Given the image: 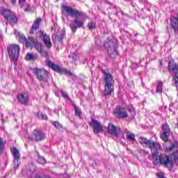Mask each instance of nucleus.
Instances as JSON below:
<instances>
[{
  "mask_svg": "<svg viewBox=\"0 0 178 178\" xmlns=\"http://www.w3.org/2000/svg\"><path fill=\"white\" fill-rule=\"evenodd\" d=\"M63 9L67 13L68 16H70L71 17H74V16H76L74 19V22L70 24V27L73 33H76V31H77V29L83 27V26H84V23H86V20L88 19V17H87L86 13L80 12L70 6H63Z\"/></svg>",
  "mask_w": 178,
  "mask_h": 178,
  "instance_id": "f257e3e1",
  "label": "nucleus"
},
{
  "mask_svg": "<svg viewBox=\"0 0 178 178\" xmlns=\"http://www.w3.org/2000/svg\"><path fill=\"white\" fill-rule=\"evenodd\" d=\"M102 73L104 76V90L103 94L104 95H111L114 90L113 84H115L113 77L108 70H103Z\"/></svg>",
  "mask_w": 178,
  "mask_h": 178,
  "instance_id": "f03ea898",
  "label": "nucleus"
},
{
  "mask_svg": "<svg viewBox=\"0 0 178 178\" xmlns=\"http://www.w3.org/2000/svg\"><path fill=\"white\" fill-rule=\"evenodd\" d=\"M152 161L154 166L162 165V166L168 168V169H171L172 166V161H170L169 156L165 154H161L160 155L159 154L157 155L154 154Z\"/></svg>",
  "mask_w": 178,
  "mask_h": 178,
  "instance_id": "7ed1b4c3",
  "label": "nucleus"
},
{
  "mask_svg": "<svg viewBox=\"0 0 178 178\" xmlns=\"http://www.w3.org/2000/svg\"><path fill=\"white\" fill-rule=\"evenodd\" d=\"M114 115L118 119H126V118H134L136 116V110L134 107L124 108L118 106L114 110Z\"/></svg>",
  "mask_w": 178,
  "mask_h": 178,
  "instance_id": "20e7f679",
  "label": "nucleus"
},
{
  "mask_svg": "<svg viewBox=\"0 0 178 178\" xmlns=\"http://www.w3.org/2000/svg\"><path fill=\"white\" fill-rule=\"evenodd\" d=\"M104 45L105 48H106L110 58H111V59H115L118 55V51L116 50V42L108 38L106 40Z\"/></svg>",
  "mask_w": 178,
  "mask_h": 178,
  "instance_id": "39448f33",
  "label": "nucleus"
},
{
  "mask_svg": "<svg viewBox=\"0 0 178 178\" xmlns=\"http://www.w3.org/2000/svg\"><path fill=\"white\" fill-rule=\"evenodd\" d=\"M8 55L12 60H17L20 55V46L18 44H10L8 46Z\"/></svg>",
  "mask_w": 178,
  "mask_h": 178,
  "instance_id": "423d86ee",
  "label": "nucleus"
},
{
  "mask_svg": "<svg viewBox=\"0 0 178 178\" xmlns=\"http://www.w3.org/2000/svg\"><path fill=\"white\" fill-rule=\"evenodd\" d=\"M89 126L92 127L95 134H99V133H104V125L98 120L92 118L91 122H89Z\"/></svg>",
  "mask_w": 178,
  "mask_h": 178,
  "instance_id": "0eeeda50",
  "label": "nucleus"
},
{
  "mask_svg": "<svg viewBox=\"0 0 178 178\" xmlns=\"http://www.w3.org/2000/svg\"><path fill=\"white\" fill-rule=\"evenodd\" d=\"M33 74L40 81H47L48 80V72L44 69L34 68Z\"/></svg>",
  "mask_w": 178,
  "mask_h": 178,
  "instance_id": "6e6552de",
  "label": "nucleus"
},
{
  "mask_svg": "<svg viewBox=\"0 0 178 178\" xmlns=\"http://www.w3.org/2000/svg\"><path fill=\"white\" fill-rule=\"evenodd\" d=\"M1 15H3V17H5V19L11 24H15V23H17V18L12 11L7 9L3 10Z\"/></svg>",
  "mask_w": 178,
  "mask_h": 178,
  "instance_id": "1a4fd4ad",
  "label": "nucleus"
},
{
  "mask_svg": "<svg viewBox=\"0 0 178 178\" xmlns=\"http://www.w3.org/2000/svg\"><path fill=\"white\" fill-rule=\"evenodd\" d=\"M36 37H39L42 40V41L44 43V45L47 48H51L52 47V43L51 42V38H49V35H48L47 33H44L42 31H38L36 33Z\"/></svg>",
  "mask_w": 178,
  "mask_h": 178,
  "instance_id": "9d476101",
  "label": "nucleus"
},
{
  "mask_svg": "<svg viewBox=\"0 0 178 178\" xmlns=\"http://www.w3.org/2000/svg\"><path fill=\"white\" fill-rule=\"evenodd\" d=\"M147 147L149 148V149H151L152 159H154V155L157 156L159 154L158 150L161 149V144L159 143L154 142V140H150Z\"/></svg>",
  "mask_w": 178,
  "mask_h": 178,
  "instance_id": "9b49d317",
  "label": "nucleus"
},
{
  "mask_svg": "<svg viewBox=\"0 0 178 178\" xmlns=\"http://www.w3.org/2000/svg\"><path fill=\"white\" fill-rule=\"evenodd\" d=\"M168 69L172 70V73L175 74L174 76V83L175 87L178 88V65L176 63H169Z\"/></svg>",
  "mask_w": 178,
  "mask_h": 178,
  "instance_id": "f8f14e48",
  "label": "nucleus"
},
{
  "mask_svg": "<svg viewBox=\"0 0 178 178\" xmlns=\"http://www.w3.org/2000/svg\"><path fill=\"white\" fill-rule=\"evenodd\" d=\"M163 133L160 135V137L163 141L165 143L169 140V136H170V128H169V124H164L162 126Z\"/></svg>",
  "mask_w": 178,
  "mask_h": 178,
  "instance_id": "ddd939ff",
  "label": "nucleus"
},
{
  "mask_svg": "<svg viewBox=\"0 0 178 178\" xmlns=\"http://www.w3.org/2000/svg\"><path fill=\"white\" fill-rule=\"evenodd\" d=\"M13 154L14 156V169H18L20 165V162H19V159H20V152L16 147H13Z\"/></svg>",
  "mask_w": 178,
  "mask_h": 178,
  "instance_id": "4468645a",
  "label": "nucleus"
},
{
  "mask_svg": "<svg viewBox=\"0 0 178 178\" xmlns=\"http://www.w3.org/2000/svg\"><path fill=\"white\" fill-rule=\"evenodd\" d=\"M107 131L108 134L113 136L114 137H119V129L113 124L110 123L107 127Z\"/></svg>",
  "mask_w": 178,
  "mask_h": 178,
  "instance_id": "2eb2a0df",
  "label": "nucleus"
},
{
  "mask_svg": "<svg viewBox=\"0 0 178 178\" xmlns=\"http://www.w3.org/2000/svg\"><path fill=\"white\" fill-rule=\"evenodd\" d=\"M33 134L35 141H42V140H45V134L38 129H34Z\"/></svg>",
  "mask_w": 178,
  "mask_h": 178,
  "instance_id": "dca6fc26",
  "label": "nucleus"
},
{
  "mask_svg": "<svg viewBox=\"0 0 178 178\" xmlns=\"http://www.w3.org/2000/svg\"><path fill=\"white\" fill-rule=\"evenodd\" d=\"M40 24H41V18H38L33 22V24L31 29L30 33L34 34V33H35V31L38 30V28L40 27Z\"/></svg>",
  "mask_w": 178,
  "mask_h": 178,
  "instance_id": "f3484780",
  "label": "nucleus"
},
{
  "mask_svg": "<svg viewBox=\"0 0 178 178\" xmlns=\"http://www.w3.org/2000/svg\"><path fill=\"white\" fill-rule=\"evenodd\" d=\"M46 65H47L49 67H51L52 70H54V72H57V73H60L62 72V68H60V67L56 64L53 63L50 60H47Z\"/></svg>",
  "mask_w": 178,
  "mask_h": 178,
  "instance_id": "a211bd4d",
  "label": "nucleus"
},
{
  "mask_svg": "<svg viewBox=\"0 0 178 178\" xmlns=\"http://www.w3.org/2000/svg\"><path fill=\"white\" fill-rule=\"evenodd\" d=\"M29 95L28 94H19L18 95V100L20 104L23 105H27L29 104Z\"/></svg>",
  "mask_w": 178,
  "mask_h": 178,
  "instance_id": "6ab92c4d",
  "label": "nucleus"
},
{
  "mask_svg": "<svg viewBox=\"0 0 178 178\" xmlns=\"http://www.w3.org/2000/svg\"><path fill=\"white\" fill-rule=\"evenodd\" d=\"M64 34L63 32H57L55 35H53L54 42H59L62 44V40H63Z\"/></svg>",
  "mask_w": 178,
  "mask_h": 178,
  "instance_id": "aec40b11",
  "label": "nucleus"
},
{
  "mask_svg": "<svg viewBox=\"0 0 178 178\" xmlns=\"http://www.w3.org/2000/svg\"><path fill=\"white\" fill-rule=\"evenodd\" d=\"M170 24L173 27L175 31H178V17H172L170 18Z\"/></svg>",
  "mask_w": 178,
  "mask_h": 178,
  "instance_id": "412c9836",
  "label": "nucleus"
},
{
  "mask_svg": "<svg viewBox=\"0 0 178 178\" xmlns=\"http://www.w3.org/2000/svg\"><path fill=\"white\" fill-rule=\"evenodd\" d=\"M36 40H37L33 39V38L31 36L29 37L28 40L25 42L27 48H33V47H34V44L36 42Z\"/></svg>",
  "mask_w": 178,
  "mask_h": 178,
  "instance_id": "4be33fe9",
  "label": "nucleus"
},
{
  "mask_svg": "<svg viewBox=\"0 0 178 178\" xmlns=\"http://www.w3.org/2000/svg\"><path fill=\"white\" fill-rule=\"evenodd\" d=\"M14 34L19 39V42H26V41H27V40L26 39V36L19 33V31L14 30Z\"/></svg>",
  "mask_w": 178,
  "mask_h": 178,
  "instance_id": "5701e85b",
  "label": "nucleus"
},
{
  "mask_svg": "<svg viewBox=\"0 0 178 178\" xmlns=\"http://www.w3.org/2000/svg\"><path fill=\"white\" fill-rule=\"evenodd\" d=\"M177 149V143H172V142L168 143V145L165 147L166 151H175Z\"/></svg>",
  "mask_w": 178,
  "mask_h": 178,
  "instance_id": "b1692460",
  "label": "nucleus"
},
{
  "mask_svg": "<svg viewBox=\"0 0 178 178\" xmlns=\"http://www.w3.org/2000/svg\"><path fill=\"white\" fill-rule=\"evenodd\" d=\"M68 62H70V63H76V62H77V55L74 53H71L68 56Z\"/></svg>",
  "mask_w": 178,
  "mask_h": 178,
  "instance_id": "393cba45",
  "label": "nucleus"
},
{
  "mask_svg": "<svg viewBox=\"0 0 178 178\" xmlns=\"http://www.w3.org/2000/svg\"><path fill=\"white\" fill-rule=\"evenodd\" d=\"M25 59L26 60H37L38 59V56H37V54H33L31 53H28L26 55Z\"/></svg>",
  "mask_w": 178,
  "mask_h": 178,
  "instance_id": "a878e982",
  "label": "nucleus"
},
{
  "mask_svg": "<svg viewBox=\"0 0 178 178\" xmlns=\"http://www.w3.org/2000/svg\"><path fill=\"white\" fill-rule=\"evenodd\" d=\"M138 143H140V144L145 145H147L148 147L149 143L151 140H148V139H147L145 137H140L138 140Z\"/></svg>",
  "mask_w": 178,
  "mask_h": 178,
  "instance_id": "bb28decb",
  "label": "nucleus"
},
{
  "mask_svg": "<svg viewBox=\"0 0 178 178\" xmlns=\"http://www.w3.org/2000/svg\"><path fill=\"white\" fill-rule=\"evenodd\" d=\"M126 136H127V138H128V140H130L131 141H136V137L134 134L131 133L127 130L126 131Z\"/></svg>",
  "mask_w": 178,
  "mask_h": 178,
  "instance_id": "cd10ccee",
  "label": "nucleus"
},
{
  "mask_svg": "<svg viewBox=\"0 0 178 178\" xmlns=\"http://www.w3.org/2000/svg\"><path fill=\"white\" fill-rule=\"evenodd\" d=\"M37 116L40 120H47L48 119V116L41 112H38Z\"/></svg>",
  "mask_w": 178,
  "mask_h": 178,
  "instance_id": "c85d7f7f",
  "label": "nucleus"
},
{
  "mask_svg": "<svg viewBox=\"0 0 178 178\" xmlns=\"http://www.w3.org/2000/svg\"><path fill=\"white\" fill-rule=\"evenodd\" d=\"M28 170H30L31 172H35V169H37V167H35V165H34L33 163H30L28 164L27 167Z\"/></svg>",
  "mask_w": 178,
  "mask_h": 178,
  "instance_id": "c756f323",
  "label": "nucleus"
},
{
  "mask_svg": "<svg viewBox=\"0 0 178 178\" xmlns=\"http://www.w3.org/2000/svg\"><path fill=\"white\" fill-rule=\"evenodd\" d=\"M33 47L39 52H41L42 51V46L41 45L40 43L38 42L37 40H36V42L33 44Z\"/></svg>",
  "mask_w": 178,
  "mask_h": 178,
  "instance_id": "7c9ffc66",
  "label": "nucleus"
},
{
  "mask_svg": "<svg viewBox=\"0 0 178 178\" xmlns=\"http://www.w3.org/2000/svg\"><path fill=\"white\" fill-rule=\"evenodd\" d=\"M74 109L75 111V115H76L79 119H81V111H80V108L77 106H74Z\"/></svg>",
  "mask_w": 178,
  "mask_h": 178,
  "instance_id": "2f4dec72",
  "label": "nucleus"
},
{
  "mask_svg": "<svg viewBox=\"0 0 178 178\" xmlns=\"http://www.w3.org/2000/svg\"><path fill=\"white\" fill-rule=\"evenodd\" d=\"M38 163H40V165H44L47 163V160H45V158L44 156H38Z\"/></svg>",
  "mask_w": 178,
  "mask_h": 178,
  "instance_id": "473e14b6",
  "label": "nucleus"
},
{
  "mask_svg": "<svg viewBox=\"0 0 178 178\" xmlns=\"http://www.w3.org/2000/svg\"><path fill=\"white\" fill-rule=\"evenodd\" d=\"M163 86V83L162 81H159L156 87V92H162V87Z\"/></svg>",
  "mask_w": 178,
  "mask_h": 178,
  "instance_id": "72a5a7b5",
  "label": "nucleus"
},
{
  "mask_svg": "<svg viewBox=\"0 0 178 178\" xmlns=\"http://www.w3.org/2000/svg\"><path fill=\"white\" fill-rule=\"evenodd\" d=\"M60 73L63 74H68L69 76H72V74H73V73H72V72H70L69 70H67L65 68H62Z\"/></svg>",
  "mask_w": 178,
  "mask_h": 178,
  "instance_id": "f704fd0d",
  "label": "nucleus"
},
{
  "mask_svg": "<svg viewBox=\"0 0 178 178\" xmlns=\"http://www.w3.org/2000/svg\"><path fill=\"white\" fill-rule=\"evenodd\" d=\"M88 27L89 30H94L96 27L95 22H89Z\"/></svg>",
  "mask_w": 178,
  "mask_h": 178,
  "instance_id": "c9c22d12",
  "label": "nucleus"
},
{
  "mask_svg": "<svg viewBox=\"0 0 178 178\" xmlns=\"http://www.w3.org/2000/svg\"><path fill=\"white\" fill-rule=\"evenodd\" d=\"M54 126H55V127H56V129H58V130L63 129V127L62 126V124H60V123H59L58 122H54Z\"/></svg>",
  "mask_w": 178,
  "mask_h": 178,
  "instance_id": "e433bc0d",
  "label": "nucleus"
},
{
  "mask_svg": "<svg viewBox=\"0 0 178 178\" xmlns=\"http://www.w3.org/2000/svg\"><path fill=\"white\" fill-rule=\"evenodd\" d=\"M19 6L20 8H24L26 6V0H19Z\"/></svg>",
  "mask_w": 178,
  "mask_h": 178,
  "instance_id": "4c0bfd02",
  "label": "nucleus"
},
{
  "mask_svg": "<svg viewBox=\"0 0 178 178\" xmlns=\"http://www.w3.org/2000/svg\"><path fill=\"white\" fill-rule=\"evenodd\" d=\"M42 56H43L44 58H48V52L45 51H42L41 52H40Z\"/></svg>",
  "mask_w": 178,
  "mask_h": 178,
  "instance_id": "58836bf2",
  "label": "nucleus"
},
{
  "mask_svg": "<svg viewBox=\"0 0 178 178\" xmlns=\"http://www.w3.org/2000/svg\"><path fill=\"white\" fill-rule=\"evenodd\" d=\"M62 95L63 98H66V99H69V95L65 92H62Z\"/></svg>",
  "mask_w": 178,
  "mask_h": 178,
  "instance_id": "ea45409f",
  "label": "nucleus"
},
{
  "mask_svg": "<svg viewBox=\"0 0 178 178\" xmlns=\"http://www.w3.org/2000/svg\"><path fill=\"white\" fill-rule=\"evenodd\" d=\"M4 145H3V140H2V139L0 138V149H2V148H3Z\"/></svg>",
  "mask_w": 178,
  "mask_h": 178,
  "instance_id": "a19ab883",
  "label": "nucleus"
},
{
  "mask_svg": "<svg viewBox=\"0 0 178 178\" xmlns=\"http://www.w3.org/2000/svg\"><path fill=\"white\" fill-rule=\"evenodd\" d=\"M178 159V150L174 153V159Z\"/></svg>",
  "mask_w": 178,
  "mask_h": 178,
  "instance_id": "79ce46f5",
  "label": "nucleus"
},
{
  "mask_svg": "<svg viewBox=\"0 0 178 178\" xmlns=\"http://www.w3.org/2000/svg\"><path fill=\"white\" fill-rule=\"evenodd\" d=\"M16 1L17 0H10V2L13 3V5H15L16 3Z\"/></svg>",
  "mask_w": 178,
  "mask_h": 178,
  "instance_id": "37998d69",
  "label": "nucleus"
},
{
  "mask_svg": "<svg viewBox=\"0 0 178 178\" xmlns=\"http://www.w3.org/2000/svg\"><path fill=\"white\" fill-rule=\"evenodd\" d=\"M174 160H175V162L177 166H178V159H174Z\"/></svg>",
  "mask_w": 178,
  "mask_h": 178,
  "instance_id": "c03bdc74",
  "label": "nucleus"
},
{
  "mask_svg": "<svg viewBox=\"0 0 178 178\" xmlns=\"http://www.w3.org/2000/svg\"><path fill=\"white\" fill-rule=\"evenodd\" d=\"M35 178H44V177H41L40 175H35Z\"/></svg>",
  "mask_w": 178,
  "mask_h": 178,
  "instance_id": "a18cd8bd",
  "label": "nucleus"
},
{
  "mask_svg": "<svg viewBox=\"0 0 178 178\" xmlns=\"http://www.w3.org/2000/svg\"><path fill=\"white\" fill-rule=\"evenodd\" d=\"M24 10H25V12H28V11H29V9L25 8Z\"/></svg>",
  "mask_w": 178,
  "mask_h": 178,
  "instance_id": "49530a36",
  "label": "nucleus"
},
{
  "mask_svg": "<svg viewBox=\"0 0 178 178\" xmlns=\"http://www.w3.org/2000/svg\"><path fill=\"white\" fill-rule=\"evenodd\" d=\"M96 44H97V45H99V43H98V42L97 40H95Z\"/></svg>",
  "mask_w": 178,
  "mask_h": 178,
  "instance_id": "de8ad7c7",
  "label": "nucleus"
}]
</instances>
